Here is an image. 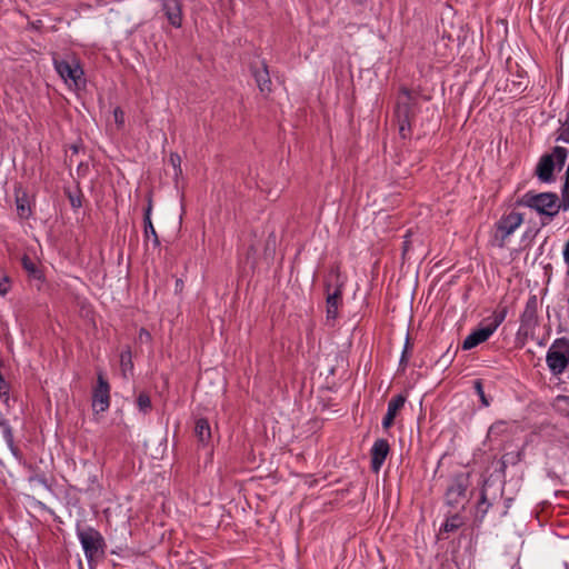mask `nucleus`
I'll return each mask as SVG.
<instances>
[{"instance_id": "1", "label": "nucleus", "mask_w": 569, "mask_h": 569, "mask_svg": "<svg viewBox=\"0 0 569 569\" xmlns=\"http://www.w3.org/2000/svg\"><path fill=\"white\" fill-rule=\"evenodd\" d=\"M556 201V192H535L530 190L516 200V206L536 211L540 216L541 227H546L559 213Z\"/></svg>"}, {"instance_id": "2", "label": "nucleus", "mask_w": 569, "mask_h": 569, "mask_svg": "<svg viewBox=\"0 0 569 569\" xmlns=\"http://www.w3.org/2000/svg\"><path fill=\"white\" fill-rule=\"evenodd\" d=\"M77 536L90 567L104 558L107 545L100 531L93 527H82L78 523Z\"/></svg>"}, {"instance_id": "3", "label": "nucleus", "mask_w": 569, "mask_h": 569, "mask_svg": "<svg viewBox=\"0 0 569 569\" xmlns=\"http://www.w3.org/2000/svg\"><path fill=\"white\" fill-rule=\"evenodd\" d=\"M470 472L459 471L449 476L443 495L445 503L453 510H465L468 502V489L471 485Z\"/></svg>"}, {"instance_id": "4", "label": "nucleus", "mask_w": 569, "mask_h": 569, "mask_svg": "<svg viewBox=\"0 0 569 569\" xmlns=\"http://www.w3.org/2000/svg\"><path fill=\"white\" fill-rule=\"evenodd\" d=\"M568 150L565 147H555L550 153L540 157L535 176L542 183H551L556 180L555 170H561L566 163Z\"/></svg>"}, {"instance_id": "5", "label": "nucleus", "mask_w": 569, "mask_h": 569, "mask_svg": "<svg viewBox=\"0 0 569 569\" xmlns=\"http://www.w3.org/2000/svg\"><path fill=\"white\" fill-rule=\"evenodd\" d=\"M400 94L403 96L405 100H398L395 108V117L399 126V134L402 139H407L411 136V121L415 117V109L418 106L417 99L412 96V92L402 87Z\"/></svg>"}, {"instance_id": "6", "label": "nucleus", "mask_w": 569, "mask_h": 569, "mask_svg": "<svg viewBox=\"0 0 569 569\" xmlns=\"http://www.w3.org/2000/svg\"><path fill=\"white\" fill-rule=\"evenodd\" d=\"M503 495V486H497L493 481L486 479L480 490L479 500L475 507V523H482L489 509L499 502Z\"/></svg>"}, {"instance_id": "7", "label": "nucleus", "mask_w": 569, "mask_h": 569, "mask_svg": "<svg viewBox=\"0 0 569 569\" xmlns=\"http://www.w3.org/2000/svg\"><path fill=\"white\" fill-rule=\"evenodd\" d=\"M546 362L552 376H560L569 366V339H556L546 355Z\"/></svg>"}, {"instance_id": "8", "label": "nucleus", "mask_w": 569, "mask_h": 569, "mask_svg": "<svg viewBox=\"0 0 569 569\" xmlns=\"http://www.w3.org/2000/svg\"><path fill=\"white\" fill-rule=\"evenodd\" d=\"M53 66L64 82L71 81L76 86H79V81L83 76V69L76 58L72 57L71 59H60L54 57Z\"/></svg>"}, {"instance_id": "9", "label": "nucleus", "mask_w": 569, "mask_h": 569, "mask_svg": "<svg viewBox=\"0 0 569 569\" xmlns=\"http://www.w3.org/2000/svg\"><path fill=\"white\" fill-rule=\"evenodd\" d=\"M159 11L167 19L168 23L176 29L183 23V2L182 0H154Z\"/></svg>"}, {"instance_id": "10", "label": "nucleus", "mask_w": 569, "mask_h": 569, "mask_svg": "<svg viewBox=\"0 0 569 569\" xmlns=\"http://www.w3.org/2000/svg\"><path fill=\"white\" fill-rule=\"evenodd\" d=\"M110 406V385L100 372L97 377V386L92 391V409L96 413L104 412Z\"/></svg>"}, {"instance_id": "11", "label": "nucleus", "mask_w": 569, "mask_h": 569, "mask_svg": "<svg viewBox=\"0 0 569 569\" xmlns=\"http://www.w3.org/2000/svg\"><path fill=\"white\" fill-rule=\"evenodd\" d=\"M342 283L336 286L335 290L331 291V282H325V290L327 293L326 298V319L327 321H336L338 318L339 306L342 305Z\"/></svg>"}, {"instance_id": "12", "label": "nucleus", "mask_w": 569, "mask_h": 569, "mask_svg": "<svg viewBox=\"0 0 569 569\" xmlns=\"http://www.w3.org/2000/svg\"><path fill=\"white\" fill-rule=\"evenodd\" d=\"M538 326V298L530 295L522 313L520 315V329L532 330Z\"/></svg>"}, {"instance_id": "13", "label": "nucleus", "mask_w": 569, "mask_h": 569, "mask_svg": "<svg viewBox=\"0 0 569 569\" xmlns=\"http://www.w3.org/2000/svg\"><path fill=\"white\" fill-rule=\"evenodd\" d=\"M390 452V445L387 439H377L370 449V467L373 472H379L386 458Z\"/></svg>"}, {"instance_id": "14", "label": "nucleus", "mask_w": 569, "mask_h": 569, "mask_svg": "<svg viewBox=\"0 0 569 569\" xmlns=\"http://www.w3.org/2000/svg\"><path fill=\"white\" fill-rule=\"evenodd\" d=\"M523 222V214L520 212L511 211L503 214L496 223L498 232L501 233V239H507L515 230Z\"/></svg>"}, {"instance_id": "15", "label": "nucleus", "mask_w": 569, "mask_h": 569, "mask_svg": "<svg viewBox=\"0 0 569 569\" xmlns=\"http://www.w3.org/2000/svg\"><path fill=\"white\" fill-rule=\"evenodd\" d=\"M21 266L27 273L28 280L30 282H34L37 289L40 290L46 282V276L42 268L28 254H23L21 257Z\"/></svg>"}, {"instance_id": "16", "label": "nucleus", "mask_w": 569, "mask_h": 569, "mask_svg": "<svg viewBox=\"0 0 569 569\" xmlns=\"http://www.w3.org/2000/svg\"><path fill=\"white\" fill-rule=\"evenodd\" d=\"M250 71L252 77L256 80V83L262 93L271 92V79L268 70V64L266 61L260 62V67L254 63L250 64Z\"/></svg>"}, {"instance_id": "17", "label": "nucleus", "mask_w": 569, "mask_h": 569, "mask_svg": "<svg viewBox=\"0 0 569 569\" xmlns=\"http://www.w3.org/2000/svg\"><path fill=\"white\" fill-rule=\"evenodd\" d=\"M407 401V397L403 393H399L390 399L388 402L387 413L382 419V428L385 430L390 429L393 423L398 412L403 408Z\"/></svg>"}, {"instance_id": "18", "label": "nucleus", "mask_w": 569, "mask_h": 569, "mask_svg": "<svg viewBox=\"0 0 569 569\" xmlns=\"http://www.w3.org/2000/svg\"><path fill=\"white\" fill-rule=\"evenodd\" d=\"M493 331L489 328V326H480L479 328L472 330L463 340L462 349L470 350L479 346L480 343L487 341Z\"/></svg>"}, {"instance_id": "19", "label": "nucleus", "mask_w": 569, "mask_h": 569, "mask_svg": "<svg viewBox=\"0 0 569 569\" xmlns=\"http://www.w3.org/2000/svg\"><path fill=\"white\" fill-rule=\"evenodd\" d=\"M194 436L198 442L207 447L211 442V428L207 418H198L194 422Z\"/></svg>"}, {"instance_id": "20", "label": "nucleus", "mask_w": 569, "mask_h": 569, "mask_svg": "<svg viewBox=\"0 0 569 569\" xmlns=\"http://www.w3.org/2000/svg\"><path fill=\"white\" fill-rule=\"evenodd\" d=\"M465 523L463 521V517L460 515V512H455V513H451V515H448L446 517V520L445 522L442 523V526L440 527L439 529V532H438V539H445L443 535L445 533H449V532H453L456 530H458L460 527H462Z\"/></svg>"}, {"instance_id": "21", "label": "nucleus", "mask_w": 569, "mask_h": 569, "mask_svg": "<svg viewBox=\"0 0 569 569\" xmlns=\"http://www.w3.org/2000/svg\"><path fill=\"white\" fill-rule=\"evenodd\" d=\"M16 206L17 213L21 219L27 220L31 217L32 210L28 193L21 188L16 190Z\"/></svg>"}, {"instance_id": "22", "label": "nucleus", "mask_w": 569, "mask_h": 569, "mask_svg": "<svg viewBox=\"0 0 569 569\" xmlns=\"http://www.w3.org/2000/svg\"><path fill=\"white\" fill-rule=\"evenodd\" d=\"M510 92L522 93L528 87L527 73L525 70H518L517 74L510 80Z\"/></svg>"}, {"instance_id": "23", "label": "nucleus", "mask_w": 569, "mask_h": 569, "mask_svg": "<svg viewBox=\"0 0 569 569\" xmlns=\"http://www.w3.org/2000/svg\"><path fill=\"white\" fill-rule=\"evenodd\" d=\"M120 367L124 376L128 371L131 373L133 371L132 352L130 346H127L120 353Z\"/></svg>"}, {"instance_id": "24", "label": "nucleus", "mask_w": 569, "mask_h": 569, "mask_svg": "<svg viewBox=\"0 0 569 569\" xmlns=\"http://www.w3.org/2000/svg\"><path fill=\"white\" fill-rule=\"evenodd\" d=\"M143 238L146 241L151 239L153 248H160L161 242L153 227L152 220L143 222Z\"/></svg>"}, {"instance_id": "25", "label": "nucleus", "mask_w": 569, "mask_h": 569, "mask_svg": "<svg viewBox=\"0 0 569 569\" xmlns=\"http://www.w3.org/2000/svg\"><path fill=\"white\" fill-rule=\"evenodd\" d=\"M136 403H137L138 409L143 413H148L152 409L151 398H150L149 393L146 391H141L138 395V397L136 399Z\"/></svg>"}, {"instance_id": "26", "label": "nucleus", "mask_w": 569, "mask_h": 569, "mask_svg": "<svg viewBox=\"0 0 569 569\" xmlns=\"http://www.w3.org/2000/svg\"><path fill=\"white\" fill-rule=\"evenodd\" d=\"M0 428L3 433V438L7 442V445H12L14 441L13 430L9 423V420L3 417V415L0 412Z\"/></svg>"}, {"instance_id": "27", "label": "nucleus", "mask_w": 569, "mask_h": 569, "mask_svg": "<svg viewBox=\"0 0 569 569\" xmlns=\"http://www.w3.org/2000/svg\"><path fill=\"white\" fill-rule=\"evenodd\" d=\"M508 313V308L502 307L493 312L492 321L488 325L489 328L495 332L497 328L505 321Z\"/></svg>"}, {"instance_id": "28", "label": "nucleus", "mask_w": 569, "mask_h": 569, "mask_svg": "<svg viewBox=\"0 0 569 569\" xmlns=\"http://www.w3.org/2000/svg\"><path fill=\"white\" fill-rule=\"evenodd\" d=\"M412 349V343L410 342L409 336L406 338V342L403 346V350L401 352V357L399 360V368L403 371L406 367L408 366L409 358H410V350Z\"/></svg>"}, {"instance_id": "29", "label": "nucleus", "mask_w": 569, "mask_h": 569, "mask_svg": "<svg viewBox=\"0 0 569 569\" xmlns=\"http://www.w3.org/2000/svg\"><path fill=\"white\" fill-rule=\"evenodd\" d=\"M557 208L558 210L567 211L569 210V187L566 184L562 186L561 189V199L557 196Z\"/></svg>"}, {"instance_id": "30", "label": "nucleus", "mask_w": 569, "mask_h": 569, "mask_svg": "<svg viewBox=\"0 0 569 569\" xmlns=\"http://www.w3.org/2000/svg\"><path fill=\"white\" fill-rule=\"evenodd\" d=\"M473 389L476 393L479 396L480 402L483 407L490 406V399L486 396L483 390V382L481 379H476L473 381Z\"/></svg>"}, {"instance_id": "31", "label": "nucleus", "mask_w": 569, "mask_h": 569, "mask_svg": "<svg viewBox=\"0 0 569 569\" xmlns=\"http://www.w3.org/2000/svg\"><path fill=\"white\" fill-rule=\"evenodd\" d=\"M169 162L173 168V177L177 180L182 174L181 157L178 152H171L169 156Z\"/></svg>"}, {"instance_id": "32", "label": "nucleus", "mask_w": 569, "mask_h": 569, "mask_svg": "<svg viewBox=\"0 0 569 569\" xmlns=\"http://www.w3.org/2000/svg\"><path fill=\"white\" fill-rule=\"evenodd\" d=\"M557 133H558V136L556 138L557 142L561 141V142H565V143H569V122H568V119L558 129Z\"/></svg>"}, {"instance_id": "33", "label": "nucleus", "mask_w": 569, "mask_h": 569, "mask_svg": "<svg viewBox=\"0 0 569 569\" xmlns=\"http://www.w3.org/2000/svg\"><path fill=\"white\" fill-rule=\"evenodd\" d=\"M28 481H29V483L38 482V483L42 485L44 488L50 489V485H49V482H48V478L46 477V475H44V473H34V475H31V476L28 478Z\"/></svg>"}, {"instance_id": "34", "label": "nucleus", "mask_w": 569, "mask_h": 569, "mask_svg": "<svg viewBox=\"0 0 569 569\" xmlns=\"http://www.w3.org/2000/svg\"><path fill=\"white\" fill-rule=\"evenodd\" d=\"M10 290V277L8 274L0 276V296H6Z\"/></svg>"}, {"instance_id": "35", "label": "nucleus", "mask_w": 569, "mask_h": 569, "mask_svg": "<svg viewBox=\"0 0 569 569\" xmlns=\"http://www.w3.org/2000/svg\"><path fill=\"white\" fill-rule=\"evenodd\" d=\"M152 341L151 333L146 328H140L138 333V342L143 345H150Z\"/></svg>"}, {"instance_id": "36", "label": "nucleus", "mask_w": 569, "mask_h": 569, "mask_svg": "<svg viewBox=\"0 0 569 569\" xmlns=\"http://www.w3.org/2000/svg\"><path fill=\"white\" fill-rule=\"evenodd\" d=\"M151 212H152V196L151 193L147 197V207L143 210V222L151 220Z\"/></svg>"}, {"instance_id": "37", "label": "nucleus", "mask_w": 569, "mask_h": 569, "mask_svg": "<svg viewBox=\"0 0 569 569\" xmlns=\"http://www.w3.org/2000/svg\"><path fill=\"white\" fill-rule=\"evenodd\" d=\"M113 118L118 127H122L124 124V112L120 107H117L113 110Z\"/></svg>"}, {"instance_id": "38", "label": "nucleus", "mask_w": 569, "mask_h": 569, "mask_svg": "<svg viewBox=\"0 0 569 569\" xmlns=\"http://www.w3.org/2000/svg\"><path fill=\"white\" fill-rule=\"evenodd\" d=\"M69 201L73 209H79L82 206L81 196H74L69 193Z\"/></svg>"}, {"instance_id": "39", "label": "nucleus", "mask_w": 569, "mask_h": 569, "mask_svg": "<svg viewBox=\"0 0 569 569\" xmlns=\"http://www.w3.org/2000/svg\"><path fill=\"white\" fill-rule=\"evenodd\" d=\"M8 447H9V449H10V451H11L12 456H13L17 460L21 461V459H22V452H21V450L16 446L14 441L12 442V445H8Z\"/></svg>"}, {"instance_id": "40", "label": "nucleus", "mask_w": 569, "mask_h": 569, "mask_svg": "<svg viewBox=\"0 0 569 569\" xmlns=\"http://www.w3.org/2000/svg\"><path fill=\"white\" fill-rule=\"evenodd\" d=\"M8 447H9V449H10V451H11L12 456H13L17 460L21 461V459H22V452H21V450L16 446L14 441L12 442V445H8Z\"/></svg>"}, {"instance_id": "41", "label": "nucleus", "mask_w": 569, "mask_h": 569, "mask_svg": "<svg viewBox=\"0 0 569 569\" xmlns=\"http://www.w3.org/2000/svg\"><path fill=\"white\" fill-rule=\"evenodd\" d=\"M455 355H456V352L452 356H449V349H448L447 352L445 355H442V357L438 360V362H440L441 360H445V362L450 363V362H452Z\"/></svg>"}, {"instance_id": "42", "label": "nucleus", "mask_w": 569, "mask_h": 569, "mask_svg": "<svg viewBox=\"0 0 569 569\" xmlns=\"http://www.w3.org/2000/svg\"><path fill=\"white\" fill-rule=\"evenodd\" d=\"M503 426V422H496L493 423L490 429H489V432L490 433H495L496 431H500L501 427Z\"/></svg>"}, {"instance_id": "43", "label": "nucleus", "mask_w": 569, "mask_h": 569, "mask_svg": "<svg viewBox=\"0 0 569 569\" xmlns=\"http://www.w3.org/2000/svg\"><path fill=\"white\" fill-rule=\"evenodd\" d=\"M174 289H176V291H181L183 289V281H182V279H177L176 280Z\"/></svg>"}, {"instance_id": "44", "label": "nucleus", "mask_w": 569, "mask_h": 569, "mask_svg": "<svg viewBox=\"0 0 569 569\" xmlns=\"http://www.w3.org/2000/svg\"><path fill=\"white\" fill-rule=\"evenodd\" d=\"M562 254H563L565 262L569 266V248L565 247Z\"/></svg>"}, {"instance_id": "45", "label": "nucleus", "mask_w": 569, "mask_h": 569, "mask_svg": "<svg viewBox=\"0 0 569 569\" xmlns=\"http://www.w3.org/2000/svg\"><path fill=\"white\" fill-rule=\"evenodd\" d=\"M508 456H509V455H505V456L502 457V459H501V470H505V469H506V467H507V457H508Z\"/></svg>"}, {"instance_id": "46", "label": "nucleus", "mask_w": 569, "mask_h": 569, "mask_svg": "<svg viewBox=\"0 0 569 569\" xmlns=\"http://www.w3.org/2000/svg\"><path fill=\"white\" fill-rule=\"evenodd\" d=\"M511 501H512V499H511V498H508V499L506 500V508H505V510H503L502 515H506V513H507V511H508V509H509V507H510Z\"/></svg>"}, {"instance_id": "47", "label": "nucleus", "mask_w": 569, "mask_h": 569, "mask_svg": "<svg viewBox=\"0 0 569 569\" xmlns=\"http://www.w3.org/2000/svg\"><path fill=\"white\" fill-rule=\"evenodd\" d=\"M70 150L72 153H78L79 152V146L78 144H71L70 146Z\"/></svg>"}, {"instance_id": "48", "label": "nucleus", "mask_w": 569, "mask_h": 569, "mask_svg": "<svg viewBox=\"0 0 569 569\" xmlns=\"http://www.w3.org/2000/svg\"><path fill=\"white\" fill-rule=\"evenodd\" d=\"M368 0H356V3L359 4V6H362L367 2Z\"/></svg>"}, {"instance_id": "49", "label": "nucleus", "mask_w": 569, "mask_h": 569, "mask_svg": "<svg viewBox=\"0 0 569 569\" xmlns=\"http://www.w3.org/2000/svg\"><path fill=\"white\" fill-rule=\"evenodd\" d=\"M523 237H531L530 230L526 231Z\"/></svg>"}, {"instance_id": "50", "label": "nucleus", "mask_w": 569, "mask_h": 569, "mask_svg": "<svg viewBox=\"0 0 569 569\" xmlns=\"http://www.w3.org/2000/svg\"><path fill=\"white\" fill-rule=\"evenodd\" d=\"M523 237H531L530 230L526 231Z\"/></svg>"}, {"instance_id": "51", "label": "nucleus", "mask_w": 569, "mask_h": 569, "mask_svg": "<svg viewBox=\"0 0 569 569\" xmlns=\"http://www.w3.org/2000/svg\"><path fill=\"white\" fill-rule=\"evenodd\" d=\"M540 229H537L533 233H532V237H536L538 233H539Z\"/></svg>"}, {"instance_id": "52", "label": "nucleus", "mask_w": 569, "mask_h": 569, "mask_svg": "<svg viewBox=\"0 0 569 569\" xmlns=\"http://www.w3.org/2000/svg\"><path fill=\"white\" fill-rule=\"evenodd\" d=\"M84 491H86V492L93 491V488L88 487V488H86V490H84Z\"/></svg>"}, {"instance_id": "53", "label": "nucleus", "mask_w": 569, "mask_h": 569, "mask_svg": "<svg viewBox=\"0 0 569 569\" xmlns=\"http://www.w3.org/2000/svg\"><path fill=\"white\" fill-rule=\"evenodd\" d=\"M92 482H96L97 478L96 476H92V478H90Z\"/></svg>"}, {"instance_id": "54", "label": "nucleus", "mask_w": 569, "mask_h": 569, "mask_svg": "<svg viewBox=\"0 0 569 569\" xmlns=\"http://www.w3.org/2000/svg\"><path fill=\"white\" fill-rule=\"evenodd\" d=\"M566 248H569V240L565 244Z\"/></svg>"}, {"instance_id": "55", "label": "nucleus", "mask_w": 569, "mask_h": 569, "mask_svg": "<svg viewBox=\"0 0 569 569\" xmlns=\"http://www.w3.org/2000/svg\"><path fill=\"white\" fill-rule=\"evenodd\" d=\"M568 122H569V120H568Z\"/></svg>"}]
</instances>
